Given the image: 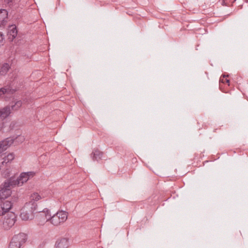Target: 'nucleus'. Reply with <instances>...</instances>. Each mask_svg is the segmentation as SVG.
Segmentation results:
<instances>
[{
    "label": "nucleus",
    "instance_id": "1",
    "mask_svg": "<svg viewBox=\"0 0 248 248\" xmlns=\"http://www.w3.org/2000/svg\"><path fill=\"white\" fill-rule=\"evenodd\" d=\"M37 208V204H35L34 202H26L21 210L20 217L24 220L32 219Z\"/></svg>",
    "mask_w": 248,
    "mask_h": 248
},
{
    "label": "nucleus",
    "instance_id": "2",
    "mask_svg": "<svg viewBox=\"0 0 248 248\" xmlns=\"http://www.w3.org/2000/svg\"><path fill=\"white\" fill-rule=\"evenodd\" d=\"M34 175L35 172L33 171L24 172H22L16 178L15 176H12L9 179H12L11 181L13 182L12 184L15 186H20L26 182L30 177H32Z\"/></svg>",
    "mask_w": 248,
    "mask_h": 248
},
{
    "label": "nucleus",
    "instance_id": "3",
    "mask_svg": "<svg viewBox=\"0 0 248 248\" xmlns=\"http://www.w3.org/2000/svg\"><path fill=\"white\" fill-rule=\"evenodd\" d=\"M12 179H8L4 182L1 186V189L0 190V198L1 200H4L8 197L11 196L12 194V190L10 187L15 186L12 184Z\"/></svg>",
    "mask_w": 248,
    "mask_h": 248
},
{
    "label": "nucleus",
    "instance_id": "4",
    "mask_svg": "<svg viewBox=\"0 0 248 248\" xmlns=\"http://www.w3.org/2000/svg\"><path fill=\"white\" fill-rule=\"evenodd\" d=\"M22 105V102L20 100L16 101L14 105L11 106V109L13 110H17ZM11 113L10 106H7L3 108L0 109V120L2 121L4 119L8 117Z\"/></svg>",
    "mask_w": 248,
    "mask_h": 248
},
{
    "label": "nucleus",
    "instance_id": "5",
    "mask_svg": "<svg viewBox=\"0 0 248 248\" xmlns=\"http://www.w3.org/2000/svg\"><path fill=\"white\" fill-rule=\"evenodd\" d=\"M17 91L16 88H14L13 85L8 84L0 89V98L4 99L7 101L8 98Z\"/></svg>",
    "mask_w": 248,
    "mask_h": 248
},
{
    "label": "nucleus",
    "instance_id": "6",
    "mask_svg": "<svg viewBox=\"0 0 248 248\" xmlns=\"http://www.w3.org/2000/svg\"><path fill=\"white\" fill-rule=\"evenodd\" d=\"M17 216L14 212L6 214L3 220V227L6 230L9 229L15 223Z\"/></svg>",
    "mask_w": 248,
    "mask_h": 248
},
{
    "label": "nucleus",
    "instance_id": "7",
    "mask_svg": "<svg viewBox=\"0 0 248 248\" xmlns=\"http://www.w3.org/2000/svg\"><path fill=\"white\" fill-rule=\"evenodd\" d=\"M13 206V204L11 201L9 200L2 201L0 204V216H3L8 214L9 211Z\"/></svg>",
    "mask_w": 248,
    "mask_h": 248
},
{
    "label": "nucleus",
    "instance_id": "8",
    "mask_svg": "<svg viewBox=\"0 0 248 248\" xmlns=\"http://www.w3.org/2000/svg\"><path fill=\"white\" fill-rule=\"evenodd\" d=\"M15 139L8 137L0 141V154L6 150L14 142Z\"/></svg>",
    "mask_w": 248,
    "mask_h": 248
},
{
    "label": "nucleus",
    "instance_id": "9",
    "mask_svg": "<svg viewBox=\"0 0 248 248\" xmlns=\"http://www.w3.org/2000/svg\"><path fill=\"white\" fill-rule=\"evenodd\" d=\"M12 239L16 242H17L18 245L21 246L26 242L27 235L24 233L20 232L16 235H15Z\"/></svg>",
    "mask_w": 248,
    "mask_h": 248
},
{
    "label": "nucleus",
    "instance_id": "10",
    "mask_svg": "<svg viewBox=\"0 0 248 248\" xmlns=\"http://www.w3.org/2000/svg\"><path fill=\"white\" fill-rule=\"evenodd\" d=\"M38 213V214L36 216L38 219H40L42 221H47V218H48L50 216V211L47 209H44L42 211H38L36 209L35 213Z\"/></svg>",
    "mask_w": 248,
    "mask_h": 248
},
{
    "label": "nucleus",
    "instance_id": "11",
    "mask_svg": "<svg viewBox=\"0 0 248 248\" xmlns=\"http://www.w3.org/2000/svg\"><path fill=\"white\" fill-rule=\"evenodd\" d=\"M19 32H6L7 40L9 42L15 41V43L18 42L21 40V36L18 34Z\"/></svg>",
    "mask_w": 248,
    "mask_h": 248
},
{
    "label": "nucleus",
    "instance_id": "12",
    "mask_svg": "<svg viewBox=\"0 0 248 248\" xmlns=\"http://www.w3.org/2000/svg\"><path fill=\"white\" fill-rule=\"evenodd\" d=\"M55 248H67L68 247V239L61 238L58 239L55 243Z\"/></svg>",
    "mask_w": 248,
    "mask_h": 248
},
{
    "label": "nucleus",
    "instance_id": "13",
    "mask_svg": "<svg viewBox=\"0 0 248 248\" xmlns=\"http://www.w3.org/2000/svg\"><path fill=\"white\" fill-rule=\"evenodd\" d=\"M8 11L5 9H0V27L5 25L8 19Z\"/></svg>",
    "mask_w": 248,
    "mask_h": 248
},
{
    "label": "nucleus",
    "instance_id": "14",
    "mask_svg": "<svg viewBox=\"0 0 248 248\" xmlns=\"http://www.w3.org/2000/svg\"><path fill=\"white\" fill-rule=\"evenodd\" d=\"M103 152L100 151L98 149H94L91 154V157L93 161H99L102 158Z\"/></svg>",
    "mask_w": 248,
    "mask_h": 248
},
{
    "label": "nucleus",
    "instance_id": "15",
    "mask_svg": "<svg viewBox=\"0 0 248 248\" xmlns=\"http://www.w3.org/2000/svg\"><path fill=\"white\" fill-rule=\"evenodd\" d=\"M15 155L13 153L8 154L6 156L3 157V161L1 163V166L7 163H10L14 159Z\"/></svg>",
    "mask_w": 248,
    "mask_h": 248
},
{
    "label": "nucleus",
    "instance_id": "16",
    "mask_svg": "<svg viewBox=\"0 0 248 248\" xmlns=\"http://www.w3.org/2000/svg\"><path fill=\"white\" fill-rule=\"evenodd\" d=\"M47 220L50 221L54 226H57L61 223H62L56 214L52 217L51 216L49 217L48 218H47Z\"/></svg>",
    "mask_w": 248,
    "mask_h": 248
},
{
    "label": "nucleus",
    "instance_id": "17",
    "mask_svg": "<svg viewBox=\"0 0 248 248\" xmlns=\"http://www.w3.org/2000/svg\"><path fill=\"white\" fill-rule=\"evenodd\" d=\"M11 66L9 63L5 62L2 64L0 67V75L4 76L8 72Z\"/></svg>",
    "mask_w": 248,
    "mask_h": 248
},
{
    "label": "nucleus",
    "instance_id": "18",
    "mask_svg": "<svg viewBox=\"0 0 248 248\" xmlns=\"http://www.w3.org/2000/svg\"><path fill=\"white\" fill-rule=\"evenodd\" d=\"M58 216L60 218L61 222H63L65 221L67 217V212L64 211H60L56 213Z\"/></svg>",
    "mask_w": 248,
    "mask_h": 248
},
{
    "label": "nucleus",
    "instance_id": "19",
    "mask_svg": "<svg viewBox=\"0 0 248 248\" xmlns=\"http://www.w3.org/2000/svg\"><path fill=\"white\" fill-rule=\"evenodd\" d=\"M31 201L30 202H34V203L35 204H37L36 202L38 201V200H39L41 198V197L40 195H39L37 193H33V194L31 195Z\"/></svg>",
    "mask_w": 248,
    "mask_h": 248
},
{
    "label": "nucleus",
    "instance_id": "20",
    "mask_svg": "<svg viewBox=\"0 0 248 248\" xmlns=\"http://www.w3.org/2000/svg\"><path fill=\"white\" fill-rule=\"evenodd\" d=\"M21 246L17 244V242L11 240L9 245V248H20Z\"/></svg>",
    "mask_w": 248,
    "mask_h": 248
},
{
    "label": "nucleus",
    "instance_id": "21",
    "mask_svg": "<svg viewBox=\"0 0 248 248\" xmlns=\"http://www.w3.org/2000/svg\"><path fill=\"white\" fill-rule=\"evenodd\" d=\"M4 35L2 33V36L0 38V48H3V46L4 44Z\"/></svg>",
    "mask_w": 248,
    "mask_h": 248
},
{
    "label": "nucleus",
    "instance_id": "22",
    "mask_svg": "<svg viewBox=\"0 0 248 248\" xmlns=\"http://www.w3.org/2000/svg\"><path fill=\"white\" fill-rule=\"evenodd\" d=\"M8 31H17L16 26V25H11L9 26V29Z\"/></svg>",
    "mask_w": 248,
    "mask_h": 248
},
{
    "label": "nucleus",
    "instance_id": "23",
    "mask_svg": "<svg viewBox=\"0 0 248 248\" xmlns=\"http://www.w3.org/2000/svg\"><path fill=\"white\" fill-rule=\"evenodd\" d=\"M4 2L5 4H7L10 6L12 3V0H4Z\"/></svg>",
    "mask_w": 248,
    "mask_h": 248
},
{
    "label": "nucleus",
    "instance_id": "24",
    "mask_svg": "<svg viewBox=\"0 0 248 248\" xmlns=\"http://www.w3.org/2000/svg\"><path fill=\"white\" fill-rule=\"evenodd\" d=\"M4 127V123L2 121L0 122V131H1Z\"/></svg>",
    "mask_w": 248,
    "mask_h": 248
},
{
    "label": "nucleus",
    "instance_id": "25",
    "mask_svg": "<svg viewBox=\"0 0 248 248\" xmlns=\"http://www.w3.org/2000/svg\"><path fill=\"white\" fill-rule=\"evenodd\" d=\"M225 82L228 84V85H230V80L228 79H225Z\"/></svg>",
    "mask_w": 248,
    "mask_h": 248
},
{
    "label": "nucleus",
    "instance_id": "26",
    "mask_svg": "<svg viewBox=\"0 0 248 248\" xmlns=\"http://www.w3.org/2000/svg\"><path fill=\"white\" fill-rule=\"evenodd\" d=\"M3 50L4 49L3 48H0V55L2 53V52H3Z\"/></svg>",
    "mask_w": 248,
    "mask_h": 248
},
{
    "label": "nucleus",
    "instance_id": "27",
    "mask_svg": "<svg viewBox=\"0 0 248 248\" xmlns=\"http://www.w3.org/2000/svg\"><path fill=\"white\" fill-rule=\"evenodd\" d=\"M236 0H232V3H233V2H234Z\"/></svg>",
    "mask_w": 248,
    "mask_h": 248
}]
</instances>
